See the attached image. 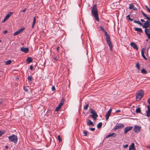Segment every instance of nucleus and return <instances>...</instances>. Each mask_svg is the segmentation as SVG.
Masks as SVG:
<instances>
[{"label":"nucleus","instance_id":"nucleus-25","mask_svg":"<svg viewBox=\"0 0 150 150\" xmlns=\"http://www.w3.org/2000/svg\"><path fill=\"white\" fill-rule=\"evenodd\" d=\"M36 19L35 17L34 18L33 20V23L32 25V28H33L34 27V26L35 24V22H36Z\"/></svg>","mask_w":150,"mask_h":150},{"label":"nucleus","instance_id":"nucleus-37","mask_svg":"<svg viewBox=\"0 0 150 150\" xmlns=\"http://www.w3.org/2000/svg\"><path fill=\"white\" fill-rule=\"evenodd\" d=\"M100 30H102L103 32H105V30H104L103 27H102V26H100Z\"/></svg>","mask_w":150,"mask_h":150},{"label":"nucleus","instance_id":"nucleus-33","mask_svg":"<svg viewBox=\"0 0 150 150\" xmlns=\"http://www.w3.org/2000/svg\"><path fill=\"white\" fill-rule=\"evenodd\" d=\"M61 107L60 106H58L55 109V111H59L60 109H61Z\"/></svg>","mask_w":150,"mask_h":150},{"label":"nucleus","instance_id":"nucleus-43","mask_svg":"<svg viewBox=\"0 0 150 150\" xmlns=\"http://www.w3.org/2000/svg\"><path fill=\"white\" fill-rule=\"evenodd\" d=\"M55 87L54 86H52V89L53 91H54L55 90Z\"/></svg>","mask_w":150,"mask_h":150},{"label":"nucleus","instance_id":"nucleus-44","mask_svg":"<svg viewBox=\"0 0 150 150\" xmlns=\"http://www.w3.org/2000/svg\"><path fill=\"white\" fill-rule=\"evenodd\" d=\"M53 59H54V61H57V57H54L53 58Z\"/></svg>","mask_w":150,"mask_h":150},{"label":"nucleus","instance_id":"nucleus-27","mask_svg":"<svg viewBox=\"0 0 150 150\" xmlns=\"http://www.w3.org/2000/svg\"><path fill=\"white\" fill-rule=\"evenodd\" d=\"M28 80L29 82H32V77L31 76H28Z\"/></svg>","mask_w":150,"mask_h":150},{"label":"nucleus","instance_id":"nucleus-15","mask_svg":"<svg viewBox=\"0 0 150 150\" xmlns=\"http://www.w3.org/2000/svg\"><path fill=\"white\" fill-rule=\"evenodd\" d=\"M147 109L148 110L146 111V116L147 117H150V106L149 105L147 106Z\"/></svg>","mask_w":150,"mask_h":150},{"label":"nucleus","instance_id":"nucleus-40","mask_svg":"<svg viewBox=\"0 0 150 150\" xmlns=\"http://www.w3.org/2000/svg\"><path fill=\"white\" fill-rule=\"evenodd\" d=\"M126 18L127 20H129L130 18V15H129L128 16H127L126 17Z\"/></svg>","mask_w":150,"mask_h":150},{"label":"nucleus","instance_id":"nucleus-8","mask_svg":"<svg viewBox=\"0 0 150 150\" xmlns=\"http://www.w3.org/2000/svg\"><path fill=\"white\" fill-rule=\"evenodd\" d=\"M141 128V127L140 126L135 125L133 129L135 133H138L140 132Z\"/></svg>","mask_w":150,"mask_h":150},{"label":"nucleus","instance_id":"nucleus-38","mask_svg":"<svg viewBox=\"0 0 150 150\" xmlns=\"http://www.w3.org/2000/svg\"><path fill=\"white\" fill-rule=\"evenodd\" d=\"M136 67H137V69H139L140 66H139V64L138 63H137L136 64Z\"/></svg>","mask_w":150,"mask_h":150},{"label":"nucleus","instance_id":"nucleus-60","mask_svg":"<svg viewBox=\"0 0 150 150\" xmlns=\"http://www.w3.org/2000/svg\"><path fill=\"white\" fill-rule=\"evenodd\" d=\"M128 150H132V149H130V148H129V149Z\"/></svg>","mask_w":150,"mask_h":150},{"label":"nucleus","instance_id":"nucleus-34","mask_svg":"<svg viewBox=\"0 0 150 150\" xmlns=\"http://www.w3.org/2000/svg\"><path fill=\"white\" fill-rule=\"evenodd\" d=\"M89 106L88 104H86L85 106H84L83 109L84 110H87Z\"/></svg>","mask_w":150,"mask_h":150},{"label":"nucleus","instance_id":"nucleus-52","mask_svg":"<svg viewBox=\"0 0 150 150\" xmlns=\"http://www.w3.org/2000/svg\"><path fill=\"white\" fill-rule=\"evenodd\" d=\"M150 98H149L148 100V102L149 103L150 105Z\"/></svg>","mask_w":150,"mask_h":150},{"label":"nucleus","instance_id":"nucleus-21","mask_svg":"<svg viewBox=\"0 0 150 150\" xmlns=\"http://www.w3.org/2000/svg\"><path fill=\"white\" fill-rule=\"evenodd\" d=\"M142 13L143 16L145 17L147 19H148L149 21H150V17H148L147 15L144 13L142 11H141Z\"/></svg>","mask_w":150,"mask_h":150},{"label":"nucleus","instance_id":"nucleus-17","mask_svg":"<svg viewBox=\"0 0 150 150\" xmlns=\"http://www.w3.org/2000/svg\"><path fill=\"white\" fill-rule=\"evenodd\" d=\"M145 50L144 48H143L141 50V54L145 60H147V58L146 57L144 54V52Z\"/></svg>","mask_w":150,"mask_h":150},{"label":"nucleus","instance_id":"nucleus-35","mask_svg":"<svg viewBox=\"0 0 150 150\" xmlns=\"http://www.w3.org/2000/svg\"><path fill=\"white\" fill-rule=\"evenodd\" d=\"M12 62L11 60H7L6 63V65H8L10 64Z\"/></svg>","mask_w":150,"mask_h":150},{"label":"nucleus","instance_id":"nucleus-11","mask_svg":"<svg viewBox=\"0 0 150 150\" xmlns=\"http://www.w3.org/2000/svg\"><path fill=\"white\" fill-rule=\"evenodd\" d=\"M130 46L133 47L134 49H136L137 50H138V47L137 44L133 42H132L130 44Z\"/></svg>","mask_w":150,"mask_h":150},{"label":"nucleus","instance_id":"nucleus-24","mask_svg":"<svg viewBox=\"0 0 150 150\" xmlns=\"http://www.w3.org/2000/svg\"><path fill=\"white\" fill-rule=\"evenodd\" d=\"M134 148L135 146L134 143H132L129 146V148H130V149H132L133 148L134 149Z\"/></svg>","mask_w":150,"mask_h":150},{"label":"nucleus","instance_id":"nucleus-10","mask_svg":"<svg viewBox=\"0 0 150 150\" xmlns=\"http://www.w3.org/2000/svg\"><path fill=\"white\" fill-rule=\"evenodd\" d=\"M25 28H22L18 30L17 31L13 33V36H16L22 32L23 30H25Z\"/></svg>","mask_w":150,"mask_h":150},{"label":"nucleus","instance_id":"nucleus-57","mask_svg":"<svg viewBox=\"0 0 150 150\" xmlns=\"http://www.w3.org/2000/svg\"><path fill=\"white\" fill-rule=\"evenodd\" d=\"M129 21H133V19L132 18H130V19L129 20Z\"/></svg>","mask_w":150,"mask_h":150},{"label":"nucleus","instance_id":"nucleus-47","mask_svg":"<svg viewBox=\"0 0 150 150\" xmlns=\"http://www.w3.org/2000/svg\"><path fill=\"white\" fill-rule=\"evenodd\" d=\"M30 70H33V66H30Z\"/></svg>","mask_w":150,"mask_h":150},{"label":"nucleus","instance_id":"nucleus-1","mask_svg":"<svg viewBox=\"0 0 150 150\" xmlns=\"http://www.w3.org/2000/svg\"><path fill=\"white\" fill-rule=\"evenodd\" d=\"M91 13L93 14V16L95 18L96 20L99 21L98 13L96 4H95L93 5Z\"/></svg>","mask_w":150,"mask_h":150},{"label":"nucleus","instance_id":"nucleus-59","mask_svg":"<svg viewBox=\"0 0 150 150\" xmlns=\"http://www.w3.org/2000/svg\"><path fill=\"white\" fill-rule=\"evenodd\" d=\"M24 90L26 91H28V90L27 89H24Z\"/></svg>","mask_w":150,"mask_h":150},{"label":"nucleus","instance_id":"nucleus-55","mask_svg":"<svg viewBox=\"0 0 150 150\" xmlns=\"http://www.w3.org/2000/svg\"><path fill=\"white\" fill-rule=\"evenodd\" d=\"M5 148L7 149L8 148V146H5Z\"/></svg>","mask_w":150,"mask_h":150},{"label":"nucleus","instance_id":"nucleus-63","mask_svg":"<svg viewBox=\"0 0 150 150\" xmlns=\"http://www.w3.org/2000/svg\"><path fill=\"white\" fill-rule=\"evenodd\" d=\"M1 42V40H0V42Z\"/></svg>","mask_w":150,"mask_h":150},{"label":"nucleus","instance_id":"nucleus-41","mask_svg":"<svg viewBox=\"0 0 150 150\" xmlns=\"http://www.w3.org/2000/svg\"><path fill=\"white\" fill-rule=\"evenodd\" d=\"M4 133V132H2L1 131H0V137L2 136Z\"/></svg>","mask_w":150,"mask_h":150},{"label":"nucleus","instance_id":"nucleus-14","mask_svg":"<svg viewBox=\"0 0 150 150\" xmlns=\"http://www.w3.org/2000/svg\"><path fill=\"white\" fill-rule=\"evenodd\" d=\"M29 49L27 47H22L21 48V51L24 52L25 53H27L28 52Z\"/></svg>","mask_w":150,"mask_h":150},{"label":"nucleus","instance_id":"nucleus-28","mask_svg":"<svg viewBox=\"0 0 150 150\" xmlns=\"http://www.w3.org/2000/svg\"><path fill=\"white\" fill-rule=\"evenodd\" d=\"M102 122H100L97 125V127L98 128H101L102 127Z\"/></svg>","mask_w":150,"mask_h":150},{"label":"nucleus","instance_id":"nucleus-19","mask_svg":"<svg viewBox=\"0 0 150 150\" xmlns=\"http://www.w3.org/2000/svg\"><path fill=\"white\" fill-rule=\"evenodd\" d=\"M117 134L115 133H112L107 135L106 137V138H107L110 137H115L116 136Z\"/></svg>","mask_w":150,"mask_h":150},{"label":"nucleus","instance_id":"nucleus-22","mask_svg":"<svg viewBox=\"0 0 150 150\" xmlns=\"http://www.w3.org/2000/svg\"><path fill=\"white\" fill-rule=\"evenodd\" d=\"M134 30L138 32L142 33L143 31L141 28L135 27L134 28Z\"/></svg>","mask_w":150,"mask_h":150},{"label":"nucleus","instance_id":"nucleus-5","mask_svg":"<svg viewBox=\"0 0 150 150\" xmlns=\"http://www.w3.org/2000/svg\"><path fill=\"white\" fill-rule=\"evenodd\" d=\"M8 139L11 142H13L15 144H16L17 143V137L15 135L13 134L11 136H9L8 137Z\"/></svg>","mask_w":150,"mask_h":150},{"label":"nucleus","instance_id":"nucleus-26","mask_svg":"<svg viewBox=\"0 0 150 150\" xmlns=\"http://www.w3.org/2000/svg\"><path fill=\"white\" fill-rule=\"evenodd\" d=\"M141 110L140 108H138L136 109V112L137 113H140L142 114V113L141 112Z\"/></svg>","mask_w":150,"mask_h":150},{"label":"nucleus","instance_id":"nucleus-7","mask_svg":"<svg viewBox=\"0 0 150 150\" xmlns=\"http://www.w3.org/2000/svg\"><path fill=\"white\" fill-rule=\"evenodd\" d=\"M144 28H145V29H147V28H148L150 27V22L149 21H146L144 23V25H143L142 24V25H141Z\"/></svg>","mask_w":150,"mask_h":150},{"label":"nucleus","instance_id":"nucleus-56","mask_svg":"<svg viewBox=\"0 0 150 150\" xmlns=\"http://www.w3.org/2000/svg\"><path fill=\"white\" fill-rule=\"evenodd\" d=\"M147 148L148 149H149V148H150V146L149 145H147Z\"/></svg>","mask_w":150,"mask_h":150},{"label":"nucleus","instance_id":"nucleus-31","mask_svg":"<svg viewBox=\"0 0 150 150\" xmlns=\"http://www.w3.org/2000/svg\"><path fill=\"white\" fill-rule=\"evenodd\" d=\"M134 23H137L140 25H142V23H141L140 22L138 21H134Z\"/></svg>","mask_w":150,"mask_h":150},{"label":"nucleus","instance_id":"nucleus-36","mask_svg":"<svg viewBox=\"0 0 150 150\" xmlns=\"http://www.w3.org/2000/svg\"><path fill=\"white\" fill-rule=\"evenodd\" d=\"M58 139L59 142H60L62 141V139L59 135L58 136Z\"/></svg>","mask_w":150,"mask_h":150},{"label":"nucleus","instance_id":"nucleus-12","mask_svg":"<svg viewBox=\"0 0 150 150\" xmlns=\"http://www.w3.org/2000/svg\"><path fill=\"white\" fill-rule=\"evenodd\" d=\"M112 111V109H110L107 112L105 115L106 120H107L109 118V116L110 115Z\"/></svg>","mask_w":150,"mask_h":150},{"label":"nucleus","instance_id":"nucleus-13","mask_svg":"<svg viewBox=\"0 0 150 150\" xmlns=\"http://www.w3.org/2000/svg\"><path fill=\"white\" fill-rule=\"evenodd\" d=\"M149 30H150V27L148 29H145V32L148 38L150 39V33H149L150 32L149 31Z\"/></svg>","mask_w":150,"mask_h":150},{"label":"nucleus","instance_id":"nucleus-42","mask_svg":"<svg viewBox=\"0 0 150 150\" xmlns=\"http://www.w3.org/2000/svg\"><path fill=\"white\" fill-rule=\"evenodd\" d=\"M145 7L147 9L148 11L150 10V9H149V8L148 7V6H145Z\"/></svg>","mask_w":150,"mask_h":150},{"label":"nucleus","instance_id":"nucleus-2","mask_svg":"<svg viewBox=\"0 0 150 150\" xmlns=\"http://www.w3.org/2000/svg\"><path fill=\"white\" fill-rule=\"evenodd\" d=\"M104 33H105V35L106 37V38L107 42L109 46L110 50L112 51V45L111 42L110 40V36L106 31H105V32Z\"/></svg>","mask_w":150,"mask_h":150},{"label":"nucleus","instance_id":"nucleus-4","mask_svg":"<svg viewBox=\"0 0 150 150\" xmlns=\"http://www.w3.org/2000/svg\"><path fill=\"white\" fill-rule=\"evenodd\" d=\"M90 113L92 114V115H91L90 116L93 119V120H96L97 117H98V115L95 110L93 109H91Z\"/></svg>","mask_w":150,"mask_h":150},{"label":"nucleus","instance_id":"nucleus-62","mask_svg":"<svg viewBox=\"0 0 150 150\" xmlns=\"http://www.w3.org/2000/svg\"><path fill=\"white\" fill-rule=\"evenodd\" d=\"M150 13V10L148 11Z\"/></svg>","mask_w":150,"mask_h":150},{"label":"nucleus","instance_id":"nucleus-46","mask_svg":"<svg viewBox=\"0 0 150 150\" xmlns=\"http://www.w3.org/2000/svg\"><path fill=\"white\" fill-rule=\"evenodd\" d=\"M128 146V144H126L125 145H124V146H123V147H124V148H127V147Z\"/></svg>","mask_w":150,"mask_h":150},{"label":"nucleus","instance_id":"nucleus-16","mask_svg":"<svg viewBox=\"0 0 150 150\" xmlns=\"http://www.w3.org/2000/svg\"><path fill=\"white\" fill-rule=\"evenodd\" d=\"M129 9H133L134 10H137V8L134 7V6L133 4H131L129 5Z\"/></svg>","mask_w":150,"mask_h":150},{"label":"nucleus","instance_id":"nucleus-39","mask_svg":"<svg viewBox=\"0 0 150 150\" xmlns=\"http://www.w3.org/2000/svg\"><path fill=\"white\" fill-rule=\"evenodd\" d=\"M89 129L91 131H93L95 130V128H89Z\"/></svg>","mask_w":150,"mask_h":150},{"label":"nucleus","instance_id":"nucleus-18","mask_svg":"<svg viewBox=\"0 0 150 150\" xmlns=\"http://www.w3.org/2000/svg\"><path fill=\"white\" fill-rule=\"evenodd\" d=\"M87 125L88 126H94V125L92 122L91 120H88L87 122Z\"/></svg>","mask_w":150,"mask_h":150},{"label":"nucleus","instance_id":"nucleus-48","mask_svg":"<svg viewBox=\"0 0 150 150\" xmlns=\"http://www.w3.org/2000/svg\"><path fill=\"white\" fill-rule=\"evenodd\" d=\"M7 31L6 30H4L3 31V33L4 34H6L7 33Z\"/></svg>","mask_w":150,"mask_h":150},{"label":"nucleus","instance_id":"nucleus-58","mask_svg":"<svg viewBox=\"0 0 150 150\" xmlns=\"http://www.w3.org/2000/svg\"><path fill=\"white\" fill-rule=\"evenodd\" d=\"M132 150H135V149L134 148V149H132Z\"/></svg>","mask_w":150,"mask_h":150},{"label":"nucleus","instance_id":"nucleus-54","mask_svg":"<svg viewBox=\"0 0 150 150\" xmlns=\"http://www.w3.org/2000/svg\"><path fill=\"white\" fill-rule=\"evenodd\" d=\"M26 10V8H25V9H24V10H23L22 11V12H25V10Z\"/></svg>","mask_w":150,"mask_h":150},{"label":"nucleus","instance_id":"nucleus-9","mask_svg":"<svg viewBox=\"0 0 150 150\" xmlns=\"http://www.w3.org/2000/svg\"><path fill=\"white\" fill-rule=\"evenodd\" d=\"M132 128H133V127H132V126H129V127H125L124 129V134H126L129 131L131 130L132 129Z\"/></svg>","mask_w":150,"mask_h":150},{"label":"nucleus","instance_id":"nucleus-53","mask_svg":"<svg viewBox=\"0 0 150 150\" xmlns=\"http://www.w3.org/2000/svg\"><path fill=\"white\" fill-rule=\"evenodd\" d=\"M120 112V110H116L115 112L116 113H117V112Z\"/></svg>","mask_w":150,"mask_h":150},{"label":"nucleus","instance_id":"nucleus-61","mask_svg":"<svg viewBox=\"0 0 150 150\" xmlns=\"http://www.w3.org/2000/svg\"><path fill=\"white\" fill-rule=\"evenodd\" d=\"M146 40V41H147H147H148V39H147Z\"/></svg>","mask_w":150,"mask_h":150},{"label":"nucleus","instance_id":"nucleus-6","mask_svg":"<svg viewBox=\"0 0 150 150\" xmlns=\"http://www.w3.org/2000/svg\"><path fill=\"white\" fill-rule=\"evenodd\" d=\"M124 127V124L122 123L117 124L115 126V127L113 129V130L115 131L116 130L120 129L123 128Z\"/></svg>","mask_w":150,"mask_h":150},{"label":"nucleus","instance_id":"nucleus-23","mask_svg":"<svg viewBox=\"0 0 150 150\" xmlns=\"http://www.w3.org/2000/svg\"><path fill=\"white\" fill-rule=\"evenodd\" d=\"M13 13V12H10L6 16L5 18L8 19Z\"/></svg>","mask_w":150,"mask_h":150},{"label":"nucleus","instance_id":"nucleus-3","mask_svg":"<svg viewBox=\"0 0 150 150\" xmlns=\"http://www.w3.org/2000/svg\"><path fill=\"white\" fill-rule=\"evenodd\" d=\"M144 94L143 91L141 90L139 91L136 94V99L137 101L140 100Z\"/></svg>","mask_w":150,"mask_h":150},{"label":"nucleus","instance_id":"nucleus-32","mask_svg":"<svg viewBox=\"0 0 150 150\" xmlns=\"http://www.w3.org/2000/svg\"><path fill=\"white\" fill-rule=\"evenodd\" d=\"M83 132L84 136H87L88 132L87 131L83 130Z\"/></svg>","mask_w":150,"mask_h":150},{"label":"nucleus","instance_id":"nucleus-20","mask_svg":"<svg viewBox=\"0 0 150 150\" xmlns=\"http://www.w3.org/2000/svg\"><path fill=\"white\" fill-rule=\"evenodd\" d=\"M33 60L32 59L31 57H27L26 60L27 63V64H29L33 62Z\"/></svg>","mask_w":150,"mask_h":150},{"label":"nucleus","instance_id":"nucleus-30","mask_svg":"<svg viewBox=\"0 0 150 150\" xmlns=\"http://www.w3.org/2000/svg\"><path fill=\"white\" fill-rule=\"evenodd\" d=\"M141 72L143 74H146L147 73V71L144 69H143L141 70Z\"/></svg>","mask_w":150,"mask_h":150},{"label":"nucleus","instance_id":"nucleus-51","mask_svg":"<svg viewBox=\"0 0 150 150\" xmlns=\"http://www.w3.org/2000/svg\"><path fill=\"white\" fill-rule=\"evenodd\" d=\"M59 47H57V52H58V51H59Z\"/></svg>","mask_w":150,"mask_h":150},{"label":"nucleus","instance_id":"nucleus-45","mask_svg":"<svg viewBox=\"0 0 150 150\" xmlns=\"http://www.w3.org/2000/svg\"><path fill=\"white\" fill-rule=\"evenodd\" d=\"M3 102V101L2 99L0 100V105Z\"/></svg>","mask_w":150,"mask_h":150},{"label":"nucleus","instance_id":"nucleus-29","mask_svg":"<svg viewBox=\"0 0 150 150\" xmlns=\"http://www.w3.org/2000/svg\"><path fill=\"white\" fill-rule=\"evenodd\" d=\"M64 103V101L63 100H61L60 101V103L58 105L60 106L61 107H62V106L63 105Z\"/></svg>","mask_w":150,"mask_h":150},{"label":"nucleus","instance_id":"nucleus-50","mask_svg":"<svg viewBox=\"0 0 150 150\" xmlns=\"http://www.w3.org/2000/svg\"><path fill=\"white\" fill-rule=\"evenodd\" d=\"M141 21L142 22H145L146 21H145L143 19H141Z\"/></svg>","mask_w":150,"mask_h":150},{"label":"nucleus","instance_id":"nucleus-49","mask_svg":"<svg viewBox=\"0 0 150 150\" xmlns=\"http://www.w3.org/2000/svg\"><path fill=\"white\" fill-rule=\"evenodd\" d=\"M7 19H6V18H4V20L3 21H2V22H5L6 21Z\"/></svg>","mask_w":150,"mask_h":150}]
</instances>
